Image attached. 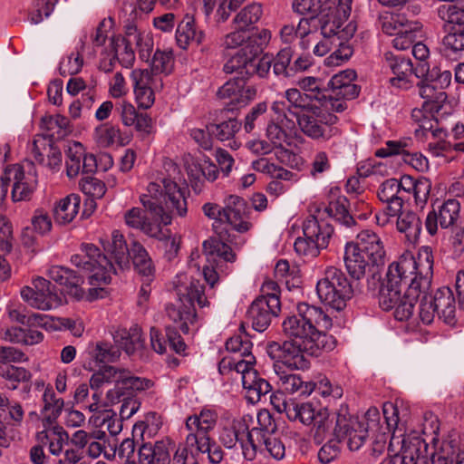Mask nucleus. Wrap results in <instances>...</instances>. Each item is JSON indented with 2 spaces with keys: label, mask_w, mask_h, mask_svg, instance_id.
I'll use <instances>...</instances> for the list:
<instances>
[{
  "label": "nucleus",
  "mask_w": 464,
  "mask_h": 464,
  "mask_svg": "<svg viewBox=\"0 0 464 464\" xmlns=\"http://www.w3.org/2000/svg\"><path fill=\"white\" fill-rule=\"evenodd\" d=\"M459 203L455 199L445 201L439 210H432L427 214L425 219V228L429 235L435 236L439 226L445 229L454 225L459 218Z\"/></svg>",
  "instance_id": "25"
},
{
  "label": "nucleus",
  "mask_w": 464,
  "mask_h": 464,
  "mask_svg": "<svg viewBox=\"0 0 464 464\" xmlns=\"http://www.w3.org/2000/svg\"><path fill=\"white\" fill-rule=\"evenodd\" d=\"M412 430L403 435L402 439L392 435L391 439V444L401 443V450L399 453L383 459L380 464H410L413 461L412 454L421 451L423 446L419 441L412 443Z\"/></svg>",
  "instance_id": "35"
},
{
  "label": "nucleus",
  "mask_w": 464,
  "mask_h": 464,
  "mask_svg": "<svg viewBox=\"0 0 464 464\" xmlns=\"http://www.w3.org/2000/svg\"><path fill=\"white\" fill-rule=\"evenodd\" d=\"M397 230L405 235L410 243L415 244L421 233L422 222L420 217L413 211H401L397 216Z\"/></svg>",
  "instance_id": "41"
},
{
  "label": "nucleus",
  "mask_w": 464,
  "mask_h": 464,
  "mask_svg": "<svg viewBox=\"0 0 464 464\" xmlns=\"http://www.w3.org/2000/svg\"><path fill=\"white\" fill-rule=\"evenodd\" d=\"M334 425L335 416L331 418L328 411L324 409L311 425L310 435L314 442L320 445L334 438Z\"/></svg>",
  "instance_id": "44"
},
{
  "label": "nucleus",
  "mask_w": 464,
  "mask_h": 464,
  "mask_svg": "<svg viewBox=\"0 0 464 464\" xmlns=\"http://www.w3.org/2000/svg\"><path fill=\"white\" fill-rule=\"evenodd\" d=\"M263 15L262 5L258 3H251L242 8L234 17L233 23L237 28L249 29L256 24Z\"/></svg>",
  "instance_id": "51"
},
{
  "label": "nucleus",
  "mask_w": 464,
  "mask_h": 464,
  "mask_svg": "<svg viewBox=\"0 0 464 464\" xmlns=\"http://www.w3.org/2000/svg\"><path fill=\"white\" fill-rule=\"evenodd\" d=\"M240 126L241 123L237 119L230 118L218 124H209L207 128L213 136L217 137L221 141H225L233 139L235 134L239 130Z\"/></svg>",
  "instance_id": "60"
},
{
  "label": "nucleus",
  "mask_w": 464,
  "mask_h": 464,
  "mask_svg": "<svg viewBox=\"0 0 464 464\" xmlns=\"http://www.w3.org/2000/svg\"><path fill=\"white\" fill-rule=\"evenodd\" d=\"M293 51L290 47L281 49L272 59L274 73L278 77H290L293 75L292 65Z\"/></svg>",
  "instance_id": "63"
},
{
  "label": "nucleus",
  "mask_w": 464,
  "mask_h": 464,
  "mask_svg": "<svg viewBox=\"0 0 464 464\" xmlns=\"http://www.w3.org/2000/svg\"><path fill=\"white\" fill-rule=\"evenodd\" d=\"M324 410V408L314 406L312 402H299L291 400L286 408V417L292 422L311 426Z\"/></svg>",
  "instance_id": "38"
},
{
  "label": "nucleus",
  "mask_w": 464,
  "mask_h": 464,
  "mask_svg": "<svg viewBox=\"0 0 464 464\" xmlns=\"http://www.w3.org/2000/svg\"><path fill=\"white\" fill-rule=\"evenodd\" d=\"M382 63L383 66L391 70L394 75L389 81L392 87L401 90H409L412 87L413 64L410 58L386 52L383 54Z\"/></svg>",
  "instance_id": "21"
},
{
  "label": "nucleus",
  "mask_w": 464,
  "mask_h": 464,
  "mask_svg": "<svg viewBox=\"0 0 464 464\" xmlns=\"http://www.w3.org/2000/svg\"><path fill=\"white\" fill-rule=\"evenodd\" d=\"M266 353L276 364L285 366L289 370H305L309 368V361L305 358L306 350L301 343L289 339L282 343L270 342L266 345Z\"/></svg>",
  "instance_id": "14"
},
{
  "label": "nucleus",
  "mask_w": 464,
  "mask_h": 464,
  "mask_svg": "<svg viewBox=\"0 0 464 464\" xmlns=\"http://www.w3.org/2000/svg\"><path fill=\"white\" fill-rule=\"evenodd\" d=\"M48 275L53 281L65 287L69 295L77 299L83 296L84 292L81 287L83 277L75 271L62 266H53L49 268Z\"/></svg>",
  "instance_id": "32"
},
{
  "label": "nucleus",
  "mask_w": 464,
  "mask_h": 464,
  "mask_svg": "<svg viewBox=\"0 0 464 464\" xmlns=\"http://www.w3.org/2000/svg\"><path fill=\"white\" fill-rule=\"evenodd\" d=\"M136 460L139 464H169L170 456L167 443L163 440L155 444L142 443L138 449Z\"/></svg>",
  "instance_id": "37"
},
{
  "label": "nucleus",
  "mask_w": 464,
  "mask_h": 464,
  "mask_svg": "<svg viewBox=\"0 0 464 464\" xmlns=\"http://www.w3.org/2000/svg\"><path fill=\"white\" fill-rule=\"evenodd\" d=\"M93 137L100 147L108 148L114 144L121 143V130L119 128L102 124L94 130Z\"/></svg>",
  "instance_id": "59"
},
{
  "label": "nucleus",
  "mask_w": 464,
  "mask_h": 464,
  "mask_svg": "<svg viewBox=\"0 0 464 464\" xmlns=\"http://www.w3.org/2000/svg\"><path fill=\"white\" fill-rule=\"evenodd\" d=\"M253 343L246 335L237 334L226 342V349L231 355L244 361H251V364L256 363V358L252 354Z\"/></svg>",
  "instance_id": "46"
},
{
  "label": "nucleus",
  "mask_w": 464,
  "mask_h": 464,
  "mask_svg": "<svg viewBox=\"0 0 464 464\" xmlns=\"http://www.w3.org/2000/svg\"><path fill=\"white\" fill-rule=\"evenodd\" d=\"M433 266V251L429 246H420L416 257L406 252L392 262L379 291L382 309H393L398 321L411 318L416 301L431 285Z\"/></svg>",
  "instance_id": "1"
},
{
  "label": "nucleus",
  "mask_w": 464,
  "mask_h": 464,
  "mask_svg": "<svg viewBox=\"0 0 464 464\" xmlns=\"http://www.w3.org/2000/svg\"><path fill=\"white\" fill-rule=\"evenodd\" d=\"M21 297L31 307L47 311L61 304V298L55 293L52 283L44 277H37L33 281V286H24Z\"/></svg>",
  "instance_id": "15"
},
{
  "label": "nucleus",
  "mask_w": 464,
  "mask_h": 464,
  "mask_svg": "<svg viewBox=\"0 0 464 464\" xmlns=\"http://www.w3.org/2000/svg\"><path fill=\"white\" fill-rule=\"evenodd\" d=\"M215 233L217 237H211L203 242V251L208 256V260L215 261L218 257L226 262H234L236 255L231 246L225 242L227 240V230L220 229V231Z\"/></svg>",
  "instance_id": "34"
},
{
  "label": "nucleus",
  "mask_w": 464,
  "mask_h": 464,
  "mask_svg": "<svg viewBox=\"0 0 464 464\" xmlns=\"http://www.w3.org/2000/svg\"><path fill=\"white\" fill-rule=\"evenodd\" d=\"M442 45L447 56L459 57L464 52V26H450L442 39Z\"/></svg>",
  "instance_id": "47"
},
{
  "label": "nucleus",
  "mask_w": 464,
  "mask_h": 464,
  "mask_svg": "<svg viewBox=\"0 0 464 464\" xmlns=\"http://www.w3.org/2000/svg\"><path fill=\"white\" fill-rule=\"evenodd\" d=\"M276 373L278 375L280 387L288 393H297L300 396L310 395L315 390V383L304 381L299 374L287 373L276 364Z\"/></svg>",
  "instance_id": "36"
},
{
  "label": "nucleus",
  "mask_w": 464,
  "mask_h": 464,
  "mask_svg": "<svg viewBox=\"0 0 464 464\" xmlns=\"http://www.w3.org/2000/svg\"><path fill=\"white\" fill-rule=\"evenodd\" d=\"M257 93V89L253 85H246V81L239 78H232L226 82L217 92L220 99H229L227 110L234 111L246 107L252 102Z\"/></svg>",
  "instance_id": "18"
},
{
  "label": "nucleus",
  "mask_w": 464,
  "mask_h": 464,
  "mask_svg": "<svg viewBox=\"0 0 464 464\" xmlns=\"http://www.w3.org/2000/svg\"><path fill=\"white\" fill-rule=\"evenodd\" d=\"M386 251L380 236L365 229L358 233L355 242L345 245L343 260L352 278L360 280L367 273L373 280H380V267L385 263Z\"/></svg>",
  "instance_id": "5"
},
{
  "label": "nucleus",
  "mask_w": 464,
  "mask_h": 464,
  "mask_svg": "<svg viewBox=\"0 0 464 464\" xmlns=\"http://www.w3.org/2000/svg\"><path fill=\"white\" fill-rule=\"evenodd\" d=\"M444 107L443 104H437L431 99H425L421 108H415L411 111V119L418 125L415 129V136L419 139H425L430 134L433 138H441L443 129L439 127L437 114Z\"/></svg>",
  "instance_id": "16"
},
{
  "label": "nucleus",
  "mask_w": 464,
  "mask_h": 464,
  "mask_svg": "<svg viewBox=\"0 0 464 464\" xmlns=\"http://www.w3.org/2000/svg\"><path fill=\"white\" fill-rule=\"evenodd\" d=\"M332 326V319L321 307L301 303L297 314L282 323L284 334L303 345L306 353L319 356L334 349L336 340L324 332Z\"/></svg>",
  "instance_id": "4"
},
{
  "label": "nucleus",
  "mask_w": 464,
  "mask_h": 464,
  "mask_svg": "<svg viewBox=\"0 0 464 464\" xmlns=\"http://www.w3.org/2000/svg\"><path fill=\"white\" fill-rule=\"evenodd\" d=\"M185 443L198 456L199 454H208V459L211 464H220L224 459V450L208 433L188 431Z\"/></svg>",
  "instance_id": "24"
},
{
  "label": "nucleus",
  "mask_w": 464,
  "mask_h": 464,
  "mask_svg": "<svg viewBox=\"0 0 464 464\" xmlns=\"http://www.w3.org/2000/svg\"><path fill=\"white\" fill-rule=\"evenodd\" d=\"M0 377L5 381L8 389L15 390L21 382H30L33 374L26 368L13 364L0 366Z\"/></svg>",
  "instance_id": "49"
},
{
  "label": "nucleus",
  "mask_w": 464,
  "mask_h": 464,
  "mask_svg": "<svg viewBox=\"0 0 464 464\" xmlns=\"http://www.w3.org/2000/svg\"><path fill=\"white\" fill-rule=\"evenodd\" d=\"M285 97L287 103V111L289 115L295 119L305 114L304 111L311 107V102H313L296 88H290L286 90Z\"/></svg>",
  "instance_id": "50"
},
{
  "label": "nucleus",
  "mask_w": 464,
  "mask_h": 464,
  "mask_svg": "<svg viewBox=\"0 0 464 464\" xmlns=\"http://www.w3.org/2000/svg\"><path fill=\"white\" fill-rule=\"evenodd\" d=\"M438 15L451 26H464V8L453 4H444L438 8Z\"/></svg>",
  "instance_id": "64"
},
{
  "label": "nucleus",
  "mask_w": 464,
  "mask_h": 464,
  "mask_svg": "<svg viewBox=\"0 0 464 464\" xmlns=\"http://www.w3.org/2000/svg\"><path fill=\"white\" fill-rule=\"evenodd\" d=\"M248 49L249 46L242 47L229 57L223 65V72L226 74H237L236 78L245 81L249 79L248 67L254 50Z\"/></svg>",
  "instance_id": "39"
},
{
  "label": "nucleus",
  "mask_w": 464,
  "mask_h": 464,
  "mask_svg": "<svg viewBox=\"0 0 464 464\" xmlns=\"http://www.w3.org/2000/svg\"><path fill=\"white\" fill-rule=\"evenodd\" d=\"M246 202L244 198L230 195L224 208L223 224L230 225L238 232H246L250 224L246 221Z\"/></svg>",
  "instance_id": "30"
},
{
  "label": "nucleus",
  "mask_w": 464,
  "mask_h": 464,
  "mask_svg": "<svg viewBox=\"0 0 464 464\" xmlns=\"http://www.w3.org/2000/svg\"><path fill=\"white\" fill-rule=\"evenodd\" d=\"M304 237L295 241V252L304 256L315 257L320 250L326 248L334 233V227L329 223L319 221L315 217H309L303 225Z\"/></svg>",
  "instance_id": "11"
},
{
  "label": "nucleus",
  "mask_w": 464,
  "mask_h": 464,
  "mask_svg": "<svg viewBox=\"0 0 464 464\" xmlns=\"http://www.w3.org/2000/svg\"><path fill=\"white\" fill-rule=\"evenodd\" d=\"M218 412L210 408L204 407L198 413L188 416L185 421L188 431H200L209 433L218 421Z\"/></svg>",
  "instance_id": "42"
},
{
  "label": "nucleus",
  "mask_w": 464,
  "mask_h": 464,
  "mask_svg": "<svg viewBox=\"0 0 464 464\" xmlns=\"http://www.w3.org/2000/svg\"><path fill=\"white\" fill-rule=\"evenodd\" d=\"M107 252L113 258L117 271L128 268L130 258H131L138 275L147 281H154L155 266L149 253L140 243L134 241L129 248L123 235L115 230L112 232L111 242Z\"/></svg>",
  "instance_id": "8"
},
{
  "label": "nucleus",
  "mask_w": 464,
  "mask_h": 464,
  "mask_svg": "<svg viewBox=\"0 0 464 464\" xmlns=\"http://www.w3.org/2000/svg\"><path fill=\"white\" fill-rule=\"evenodd\" d=\"M348 206L349 201L342 194L340 188H331L327 195V206L324 208V212L346 227H352L355 225V220L350 215Z\"/></svg>",
  "instance_id": "28"
},
{
  "label": "nucleus",
  "mask_w": 464,
  "mask_h": 464,
  "mask_svg": "<svg viewBox=\"0 0 464 464\" xmlns=\"http://www.w3.org/2000/svg\"><path fill=\"white\" fill-rule=\"evenodd\" d=\"M252 168L256 171L268 174L272 179L291 180L294 178L293 172L270 162L266 158L254 160L252 162Z\"/></svg>",
  "instance_id": "58"
},
{
  "label": "nucleus",
  "mask_w": 464,
  "mask_h": 464,
  "mask_svg": "<svg viewBox=\"0 0 464 464\" xmlns=\"http://www.w3.org/2000/svg\"><path fill=\"white\" fill-rule=\"evenodd\" d=\"M352 11V0H339L335 7L336 14L333 18L324 20L321 26V33L325 38L338 36L339 39H350L356 31V25L350 22L343 28V23L346 21Z\"/></svg>",
  "instance_id": "20"
},
{
  "label": "nucleus",
  "mask_w": 464,
  "mask_h": 464,
  "mask_svg": "<svg viewBox=\"0 0 464 464\" xmlns=\"http://www.w3.org/2000/svg\"><path fill=\"white\" fill-rule=\"evenodd\" d=\"M66 174L70 179L80 173L92 174L97 169V161L93 154H87L80 142H74L66 152Z\"/></svg>",
  "instance_id": "23"
},
{
  "label": "nucleus",
  "mask_w": 464,
  "mask_h": 464,
  "mask_svg": "<svg viewBox=\"0 0 464 464\" xmlns=\"http://www.w3.org/2000/svg\"><path fill=\"white\" fill-rule=\"evenodd\" d=\"M431 285L419 297V315L425 324L433 322L438 315L448 324H455L456 302L449 287H440L435 293L430 292Z\"/></svg>",
  "instance_id": "10"
},
{
  "label": "nucleus",
  "mask_w": 464,
  "mask_h": 464,
  "mask_svg": "<svg viewBox=\"0 0 464 464\" xmlns=\"http://www.w3.org/2000/svg\"><path fill=\"white\" fill-rule=\"evenodd\" d=\"M404 184L407 194L412 193L416 205L422 208L430 197L431 181L427 178L414 179L411 176L405 175Z\"/></svg>",
  "instance_id": "45"
},
{
  "label": "nucleus",
  "mask_w": 464,
  "mask_h": 464,
  "mask_svg": "<svg viewBox=\"0 0 464 464\" xmlns=\"http://www.w3.org/2000/svg\"><path fill=\"white\" fill-rule=\"evenodd\" d=\"M69 440L68 433L61 426H53L37 432L38 443L48 446L51 454L58 456L63 450V445Z\"/></svg>",
  "instance_id": "43"
},
{
  "label": "nucleus",
  "mask_w": 464,
  "mask_h": 464,
  "mask_svg": "<svg viewBox=\"0 0 464 464\" xmlns=\"http://www.w3.org/2000/svg\"><path fill=\"white\" fill-rule=\"evenodd\" d=\"M318 111L312 114L305 113L296 119L302 132L314 140L326 141L339 133L335 127L338 118L333 114L334 111H325L320 105L314 106Z\"/></svg>",
  "instance_id": "13"
},
{
  "label": "nucleus",
  "mask_w": 464,
  "mask_h": 464,
  "mask_svg": "<svg viewBox=\"0 0 464 464\" xmlns=\"http://www.w3.org/2000/svg\"><path fill=\"white\" fill-rule=\"evenodd\" d=\"M113 340L120 349L124 350L128 354H132L142 346L141 333L138 327L130 331L121 329L113 334Z\"/></svg>",
  "instance_id": "48"
},
{
  "label": "nucleus",
  "mask_w": 464,
  "mask_h": 464,
  "mask_svg": "<svg viewBox=\"0 0 464 464\" xmlns=\"http://www.w3.org/2000/svg\"><path fill=\"white\" fill-rule=\"evenodd\" d=\"M385 148L376 150L375 156L379 158H387L393 155H410L409 149L412 146L411 138L405 137L397 140L386 141Z\"/></svg>",
  "instance_id": "61"
},
{
  "label": "nucleus",
  "mask_w": 464,
  "mask_h": 464,
  "mask_svg": "<svg viewBox=\"0 0 464 464\" xmlns=\"http://www.w3.org/2000/svg\"><path fill=\"white\" fill-rule=\"evenodd\" d=\"M334 436L341 441L345 440L351 451H357L368 438V423L349 414L346 408H341L335 413Z\"/></svg>",
  "instance_id": "12"
},
{
  "label": "nucleus",
  "mask_w": 464,
  "mask_h": 464,
  "mask_svg": "<svg viewBox=\"0 0 464 464\" xmlns=\"http://www.w3.org/2000/svg\"><path fill=\"white\" fill-rule=\"evenodd\" d=\"M430 82L420 85V95L423 99H431L437 104H443L447 101V94L443 91L451 82V72L448 70L443 72L432 69Z\"/></svg>",
  "instance_id": "29"
},
{
  "label": "nucleus",
  "mask_w": 464,
  "mask_h": 464,
  "mask_svg": "<svg viewBox=\"0 0 464 464\" xmlns=\"http://www.w3.org/2000/svg\"><path fill=\"white\" fill-rule=\"evenodd\" d=\"M81 197L78 194H70L58 202L53 208L54 220L60 225L71 223L79 213Z\"/></svg>",
  "instance_id": "40"
},
{
  "label": "nucleus",
  "mask_w": 464,
  "mask_h": 464,
  "mask_svg": "<svg viewBox=\"0 0 464 464\" xmlns=\"http://www.w3.org/2000/svg\"><path fill=\"white\" fill-rule=\"evenodd\" d=\"M257 425L247 430L246 441L241 442L242 453L246 460H253L257 450L265 446L269 454L280 460L285 456V446L279 437L277 424L267 410H261L256 416Z\"/></svg>",
  "instance_id": "7"
},
{
  "label": "nucleus",
  "mask_w": 464,
  "mask_h": 464,
  "mask_svg": "<svg viewBox=\"0 0 464 464\" xmlns=\"http://www.w3.org/2000/svg\"><path fill=\"white\" fill-rule=\"evenodd\" d=\"M356 72L353 70H344L334 74L327 83V97L339 102L346 110V101L355 99L360 93V87L353 82Z\"/></svg>",
  "instance_id": "19"
},
{
  "label": "nucleus",
  "mask_w": 464,
  "mask_h": 464,
  "mask_svg": "<svg viewBox=\"0 0 464 464\" xmlns=\"http://www.w3.org/2000/svg\"><path fill=\"white\" fill-rule=\"evenodd\" d=\"M176 303L166 306L167 315L176 324V326H166V334L162 335L155 328L150 330V343L158 353H167L168 347L179 354L185 355L187 345L179 334V328L183 334H188L189 325L197 321L195 303L199 307L208 305L204 294V286L197 280L182 284L176 287Z\"/></svg>",
  "instance_id": "3"
},
{
  "label": "nucleus",
  "mask_w": 464,
  "mask_h": 464,
  "mask_svg": "<svg viewBox=\"0 0 464 464\" xmlns=\"http://www.w3.org/2000/svg\"><path fill=\"white\" fill-rule=\"evenodd\" d=\"M130 79L133 88L154 87L156 90H161L163 87L161 77L147 69L133 70L130 73Z\"/></svg>",
  "instance_id": "57"
},
{
  "label": "nucleus",
  "mask_w": 464,
  "mask_h": 464,
  "mask_svg": "<svg viewBox=\"0 0 464 464\" xmlns=\"http://www.w3.org/2000/svg\"><path fill=\"white\" fill-rule=\"evenodd\" d=\"M175 37L179 48L186 50L190 44H202L205 33L197 27L194 16L186 14L177 24Z\"/></svg>",
  "instance_id": "33"
},
{
  "label": "nucleus",
  "mask_w": 464,
  "mask_h": 464,
  "mask_svg": "<svg viewBox=\"0 0 464 464\" xmlns=\"http://www.w3.org/2000/svg\"><path fill=\"white\" fill-rule=\"evenodd\" d=\"M297 85L309 99L317 102L323 110L343 111V105L341 102L327 97L326 87H323L321 79L313 76L302 77L298 79Z\"/></svg>",
  "instance_id": "27"
},
{
  "label": "nucleus",
  "mask_w": 464,
  "mask_h": 464,
  "mask_svg": "<svg viewBox=\"0 0 464 464\" xmlns=\"http://www.w3.org/2000/svg\"><path fill=\"white\" fill-rule=\"evenodd\" d=\"M153 386L154 382L152 380L134 376L130 371L123 368L121 379L117 385L107 392L106 398L111 404L119 403L121 396H134L135 392L150 390Z\"/></svg>",
  "instance_id": "22"
},
{
  "label": "nucleus",
  "mask_w": 464,
  "mask_h": 464,
  "mask_svg": "<svg viewBox=\"0 0 464 464\" xmlns=\"http://www.w3.org/2000/svg\"><path fill=\"white\" fill-rule=\"evenodd\" d=\"M80 251L72 255L70 260L73 266L89 274V284L93 286L89 289V299L104 297L107 292L101 285L110 284L111 275L117 274L113 258L102 254L100 248L91 243L82 244Z\"/></svg>",
  "instance_id": "6"
},
{
  "label": "nucleus",
  "mask_w": 464,
  "mask_h": 464,
  "mask_svg": "<svg viewBox=\"0 0 464 464\" xmlns=\"http://www.w3.org/2000/svg\"><path fill=\"white\" fill-rule=\"evenodd\" d=\"M316 294L322 303L336 311L346 306L353 294V288L345 274L339 268L329 266L317 281Z\"/></svg>",
  "instance_id": "9"
},
{
  "label": "nucleus",
  "mask_w": 464,
  "mask_h": 464,
  "mask_svg": "<svg viewBox=\"0 0 464 464\" xmlns=\"http://www.w3.org/2000/svg\"><path fill=\"white\" fill-rule=\"evenodd\" d=\"M334 3L328 0H294L293 9L295 13L316 18L324 10V6L331 9Z\"/></svg>",
  "instance_id": "54"
},
{
  "label": "nucleus",
  "mask_w": 464,
  "mask_h": 464,
  "mask_svg": "<svg viewBox=\"0 0 464 464\" xmlns=\"http://www.w3.org/2000/svg\"><path fill=\"white\" fill-rule=\"evenodd\" d=\"M281 303L279 296L260 295L253 303L247 311L248 319L252 327L257 332H264L270 325L272 318L279 314Z\"/></svg>",
  "instance_id": "17"
},
{
  "label": "nucleus",
  "mask_w": 464,
  "mask_h": 464,
  "mask_svg": "<svg viewBox=\"0 0 464 464\" xmlns=\"http://www.w3.org/2000/svg\"><path fill=\"white\" fill-rule=\"evenodd\" d=\"M123 368L114 366H105L94 372L90 379V386L92 390H100L104 384L118 382L121 379Z\"/></svg>",
  "instance_id": "56"
},
{
  "label": "nucleus",
  "mask_w": 464,
  "mask_h": 464,
  "mask_svg": "<svg viewBox=\"0 0 464 464\" xmlns=\"http://www.w3.org/2000/svg\"><path fill=\"white\" fill-rule=\"evenodd\" d=\"M186 188L179 187L169 178L160 177L150 182L147 193L140 201L149 212L147 216L140 208L125 212L124 220L128 227L140 230L146 236H160V226L171 224L172 216L184 218L188 213Z\"/></svg>",
  "instance_id": "2"
},
{
  "label": "nucleus",
  "mask_w": 464,
  "mask_h": 464,
  "mask_svg": "<svg viewBox=\"0 0 464 464\" xmlns=\"http://www.w3.org/2000/svg\"><path fill=\"white\" fill-rule=\"evenodd\" d=\"M10 183L13 182L12 198L14 201L30 198L36 188L37 178L33 172L25 173L23 166L13 165L6 169Z\"/></svg>",
  "instance_id": "26"
},
{
  "label": "nucleus",
  "mask_w": 464,
  "mask_h": 464,
  "mask_svg": "<svg viewBox=\"0 0 464 464\" xmlns=\"http://www.w3.org/2000/svg\"><path fill=\"white\" fill-rule=\"evenodd\" d=\"M421 24L420 22H412L407 29L394 35L392 44L397 50H407L412 47L417 39V34L420 32Z\"/></svg>",
  "instance_id": "62"
},
{
  "label": "nucleus",
  "mask_w": 464,
  "mask_h": 464,
  "mask_svg": "<svg viewBox=\"0 0 464 464\" xmlns=\"http://www.w3.org/2000/svg\"><path fill=\"white\" fill-rule=\"evenodd\" d=\"M240 376L243 388L246 390V398L250 403L260 401L262 397L271 392L270 383L261 378L253 366L247 367Z\"/></svg>",
  "instance_id": "31"
},
{
  "label": "nucleus",
  "mask_w": 464,
  "mask_h": 464,
  "mask_svg": "<svg viewBox=\"0 0 464 464\" xmlns=\"http://www.w3.org/2000/svg\"><path fill=\"white\" fill-rule=\"evenodd\" d=\"M379 22L384 34L396 35L407 29L413 21L407 19L403 14H384L380 16Z\"/></svg>",
  "instance_id": "52"
},
{
  "label": "nucleus",
  "mask_w": 464,
  "mask_h": 464,
  "mask_svg": "<svg viewBox=\"0 0 464 464\" xmlns=\"http://www.w3.org/2000/svg\"><path fill=\"white\" fill-rule=\"evenodd\" d=\"M111 52L114 53L117 61L125 68H130L135 61V53L131 47L132 44H126L120 36L110 38Z\"/></svg>",
  "instance_id": "53"
},
{
  "label": "nucleus",
  "mask_w": 464,
  "mask_h": 464,
  "mask_svg": "<svg viewBox=\"0 0 464 464\" xmlns=\"http://www.w3.org/2000/svg\"><path fill=\"white\" fill-rule=\"evenodd\" d=\"M44 420L52 423L62 413L64 401L58 398L53 388L48 386L44 389L43 395Z\"/></svg>",
  "instance_id": "55"
}]
</instances>
